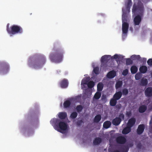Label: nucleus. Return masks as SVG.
Masks as SVG:
<instances>
[{"instance_id":"nucleus-37","label":"nucleus","mask_w":152,"mask_h":152,"mask_svg":"<svg viewBox=\"0 0 152 152\" xmlns=\"http://www.w3.org/2000/svg\"><path fill=\"white\" fill-rule=\"evenodd\" d=\"M129 93L128 90L126 88H124L122 90V94L124 95H126Z\"/></svg>"},{"instance_id":"nucleus-12","label":"nucleus","mask_w":152,"mask_h":152,"mask_svg":"<svg viewBox=\"0 0 152 152\" xmlns=\"http://www.w3.org/2000/svg\"><path fill=\"white\" fill-rule=\"evenodd\" d=\"M145 96L148 97L152 96V87H148L145 91Z\"/></svg>"},{"instance_id":"nucleus-38","label":"nucleus","mask_w":152,"mask_h":152,"mask_svg":"<svg viewBox=\"0 0 152 152\" xmlns=\"http://www.w3.org/2000/svg\"><path fill=\"white\" fill-rule=\"evenodd\" d=\"M126 64L127 65H129L133 63V61L130 58H127L126 61Z\"/></svg>"},{"instance_id":"nucleus-8","label":"nucleus","mask_w":152,"mask_h":152,"mask_svg":"<svg viewBox=\"0 0 152 152\" xmlns=\"http://www.w3.org/2000/svg\"><path fill=\"white\" fill-rule=\"evenodd\" d=\"M111 56L109 55H105L102 56L101 58V62L102 63L101 67L104 69H106L107 67V63L110 59Z\"/></svg>"},{"instance_id":"nucleus-13","label":"nucleus","mask_w":152,"mask_h":152,"mask_svg":"<svg viewBox=\"0 0 152 152\" xmlns=\"http://www.w3.org/2000/svg\"><path fill=\"white\" fill-rule=\"evenodd\" d=\"M68 83L67 79H64L60 82L61 87L62 88H66L68 86Z\"/></svg>"},{"instance_id":"nucleus-16","label":"nucleus","mask_w":152,"mask_h":152,"mask_svg":"<svg viewBox=\"0 0 152 152\" xmlns=\"http://www.w3.org/2000/svg\"><path fill=\"white\" fill-rule=\"evenodd\" d=\"M121 121V118L117 117L113 120L112 124L115 126H118L120 124Z\"/></svg>"},{"instance_id":"nucleus-6","label":"nucleus","mask_w":152,"mask_h":152,"mask_svg":"<svg viewBox=\"0 0 152 152\" xmlns=\"http://www.w3.org/2000/svg\"><path fill=\"white\" fill-rule=\"evenodd\" d=\"M124 14L122 16V31L123 34L126 35L127 34L129 27V24L127 23L129 20V16H127V14L124 11Z\"/></svg>"},{"instance_id":"nucleus-28","label":"nucleus","mask_w":152,"mask_h":152,"mask_svg":"<svg viewBox=\"0 0 152 152\" xmlns=\"http://www.w3.org/2000/svg\"><path fill=\"white\" fill-rule=\"evenodd\" d=\"M117 100L113 97L110 101V105L112 106H114L116 105L117 102Z\"/></svg>"},{"instance_id":"nucleus-30","label":"nucleus","mask_w":152,"mask_h":152,"mask_svg":"<svg viewBox=\"0 0 152 152\" xmlns=\"http://www.w3.org/2000/svg\"><path fill=\"white\" fill-rule=\"evenodd\" d=\"M103 88V84L102 83H99L97 85V91L100 92L102 91Z\"/></svg>"},{"instance_id":"nucleus-15","label":"nucleus","mask_w":152,"mask_h":152,"mask_svg":"<svg viewBox=\"0 0 152 152\" xmlns=\"http://www.w3.org/2000/svg\"><path fill=\"white\" fill-rule=\"evenodd\" d=\"M135 118H132L129 120L127 125L132 127L135 124Z\"/></svg>"},{"instance_id":"nucleus-4","label":"nucleus","mask_w":152,"mask_h":152,"mask_svg":"<svg viewBox=\"0 0 152 152\" xmlns=\"http://www.w3.org/2000/svg\"><path fill=\"white\" fill-rule=\"evenodd\" d=\"M7 32L11 36L18 34H22L23 32L22 28L16 25H13L9 28L8 25H7Z\"/></svg>"},{"instance_id":"nucleus-34","label":"nucleus","mask_w":152,"mask_h":152,"mask_svg":"<svg viewBox=\"0 0 152 152\" xmlns=\"http://www.w3.org/2000/svg\"><path fill=\"white\" fill-rule=\"evenodd\" d=\"M90 80V78L87 77L83 79L81 81V85L82 84H87L88 81Z\"/></svg>"},{"instance_id":"nucleus-22","label":"nucleus","mask_w":152,"mask_h":152,"mask_svg":"<svg viewBox=\"0 0 152 152\" xmlns=\"http://www.w3.org/2000/svg\"><path fill=\"white\" fill-rule=\"evenodd\" d=\"M148 70L147 67L145 66H142L139 68L140 71L142 73H145Z\"/></svg>"},{"instance_id":"nucleus-27","label":"nucleus","mask_w":152,"mask_h":152,"mask_svg":"<svg viewBox=\"0 0 152 152\" xmlns=\"http://www.w3.org/2000/svg\"><path fill=\"white\" fill-rule=\"evenodd\" d=\"M148 83V80L146 78H142L141 80L140 84L142 86H145L147 85Z\"/></svg>"},{"instance_id":"nucleus-24","label":"nucleus","mask_w":152,"mask_h":152,"mask_svg":"<svg viewBox=\"0 0 152 152\" xmlns=\"http://www.w3.org/2000/svg\"><path fill=\"white\" fill-rule=\"evenodd\" d=\"M147 108V106L145 105L141 106L139 108V112L140 113H143L146 111Z\"/></svg>"},{"instance_id":"nucleus-25","label":"nucleus","mask_w":152,"mask_h":152,"mask_svg":"<svg viewBox=\"0 0 152 152\" xmlns=\"http://www.w3.org/2000/svg\"><path fill=\"white\" fill-rule=\"evenodd\" d=\"M111 124V122L110 121H105L103 124V127L105 129H108L109 128Z\"/></svg>"},{"instance_id":"nucleus-2","label":"nucleus","mask_w":152,"mask_h":152,"mask_svg":"<svg viewBox=\"0 0 152 152\" xmlns=\"http://www.w3.org/2000/svg\"><path fill=\"white\" fill-rule=\"evenodd\" d=\"M144 11V7L143 4L140 1H139L136 6L134 3L132 9L133 13L137 12L138 14L134 19V24L135 26L138 25L141 21V17L143 15Z\"/></svg>"},{"instance_id":"nucleus-41","label":"nucleus","mask_w":152,"mask_h":152,"mask_svg":"<svg viewBox=\"0 0 152 152\" xmlns=\"http://www.w3.org/2000/svg\"><path fill=\"white\" fill-rule=\"evenodd\" d=\"M128 70L127 69H126L123 70L122 74L123 75L125 76L128 74Z\"/></svg>"},{"instance_id":"nucleus-50","label":"nucleus","mask_w":152,"mask_h":152,"mask_svg":"<svg viewBox=\"0 0 152 152\" xmlns=\"http://www.w3.org/2000/svg\"><path fill=\"white\" fill-rule=\"evenodd\" d=\"M112 58H113V59H116L117 58H118L119 57L117 54H116L112 57Z\"/></svg>"},{"instance_id":"nucleus-42","label":"nucleus","mask_w":152,"mask_h":152,"mask_svg":"<svg viewBox=\"0 0 152 152\" xmlns=\"http://www.w3.org/2000/svg\"><path fill=\"white\" fill-rule=\"evenodd\" d=\"M147 63L149 66H152V58L149 59L147 61Z\"/></svg>"},{"instance_id":"nucleus-31","label":"nucleus","mask_w":152,"mask_h":152,"mask_svg":"<svg viewBox=\"0 0 152 152\" xmlns=\"http://www.w3.org/2000/svg\"><path fill=\"white\" fill-rule=\"evenodd\" d=\"M123 84V82L121 81H118L116 83L115 87L116 89H117L121 87Z\"/></svg>"},{"instance_id":"nucleus-45","label":"nucleus","mask_w":152,"mask_h":152,"mask_svg":"<svg viewBox=\"0 0 152 152\" xmlns=\"http://www.w3.org/2000/svg\"><path fill=\"white\" fill-rule=\"evenodd\" d=\"M83 122L82 120L78 121L76 123V124L79 126H80L82 123Z\"/></svg>"},{"instance_id":"nucleus-47","label":"nucleus","mask_w":152,"mask_h":152,"mask_svg":"<svg viewBox=\"0 0 152 152\" xmlns=\"http://www.w3.org/2000/svg\"><path fill=\"white\" fill-rule=\"evenodd\" d=\"M115 107L118 110H119L121 107V104H117L116 106Z\"/></svg>"},{"instance_id":"nucleus-40","label":"nucleus","mask_w":152,"mask_h":152,"mask_svg":"<svg viewBox=\"0 0 152 152\" xmlns=\"http://www.w3.org/2000/svg\"><path fill=\"white\" fill-rule=\"evenodd\" d=\"M135 79L136 80H139L141 77V75L140 73L136 74L135 76Z\"/></svg>"},{"instance_id":"nucleus-19","label":"nucleus","mask_w":152,"mask_h":152,"mask_svg":"<svg viewBox=\"0 0 152 152\" xmlns=\"http://www.w3.org/2000/svg\"><path fill=\"white\" fill-rule=\"evenodd\" d=\"M122 96V92L119 91L116 92L113 95V98L117 100H119L121 98Z\"/></svg>"},{"instance_id":"nucleus-23","label":"nucleus","mask_w":152,"mask_h":152,"mask_svg":"<svg viewBox=\"0 0 152 152\" xmlns=\"http://www.w3.org/2000/svg\"><path fill=\"white\" fill-rule=\"evenodd\" d=\"M71 102L69 100H66L65 101L64 103V108H69L71 104Z\"/></svg>"},{"instance_id":"nucleus-7","label":"nucleus","mask_w":152,"mask_h":152,"mask_svg":"<svg viewBox=\"0 0 152 152\" xmlns=\"http://www.w3.org/2000/svg\"><path fill=\"white\" fill-rule=\"evenodd\" d=\"M10 66L8 63L5 61L0 62V74H7L10 70Z\"/></svg>"},{"instance_id":"nucleus-49","label":"nucleus","mask_w":152,"mask_h":152,"mask_svg":"<svg viewBox=\"0 0 152 152\" xmlns=\"http://www.w3.org/2000/svg\"><path fill=\"white\" fill-rule=\"evenodd\" d=\"M131 111L126 112V115L128 117H130L131 115Z\"/></svg>"},{"instance_id":"nucleus-35","label":"nucleus","mask_w":152,"mask_h":152,"mask_svg":"<svg viewBox=\"0 0 152 152\" xmlns=\"http://www.w3.org/2000/svg\"><path fill=\"white\" fill-rule=\"evenodd\" d=\"M76 109L77 111L79 113L82 111L83 109V107L81 105H79L76 106Z\"/></svg>"},{"instance_id":"nucleus-21","label":"nucleus","mask_w":152,"mask_h":152,"mask_svg":"<svg viewBox=\"0 0 152 152\" xmlns=\"http://www.w3.org/2000/svg\"><path fill=\"white\" fill-rule=\"evenodd\" d=\"M58 117L61 119H64L67 116V113L65 112H61L59 113L58 115Z\"/></svg>"},{"instance_id":"nucleus-32","label":"nucleus","mask_w":152,"mask_h":152,"mask_svg":"<svg viewBox=\"0 0 152 152\" xmlns=\"http://www.w3.org/2000/svg\"><path fill=\"white\" fill-rule=\"evenodd\" d=\"M101 95V93L98 91L95 94L94 98L96 99H98L100 98Z\"/></svg>"},{"instance_id":"nucleus-46","label":"nucleus","mask_w":152,"mask_h":152,"mask_svg":"<svg viewBox=\"0 0 152 152\" xmlns=\"http://www.w3.org/2000/svg\"><path fill=\"white\" fill-rule=\"evenodd\" d=\"M140 56L139 55L136 56V55H132L131 56V58L134 59H138L139 58H140Z\"/></svg>"},{"instance_id":"nucleus-3","label":"nucleus","mask_w":152,"mask_h":152,"mask_svg":"<svg viewBox=\"0 0 152 152\" xmlns=\"http://www.w3.org/2000/svg\"><path fill=\"white\" fill-rule=\"evenodd\" d=\"M46 58L43 55H40L32 59H29L28 65L29 66L35 69L41 68L46 62Z\"/></svg>"},{"instance_id":"nucleus-1","label":"nucleus","mask_w":152,"mask_h":152,"mask_svg":"<svg viewBox=\"0 0 152 152\" xmlns=\"http://www.w3.org/2000/svg\"><path fill=\"white\" fill-rule=\"evenodd\" d=\"M53 50L49 56L50 59L53 62H60L62 60L64 52L58 42L54 44Z\"/></svg>"},{"instance_id":"nucleus-5","label":"nucleus","mask_w":152,"mask_h":152,"mask_svg":"<svg viewBox=\"0 0 152 152\" xmlns=\"http://www.w3.org/2000/svg\"><path fill=\"white\" fill-rule=\"evenodd\" d=\"M54 123L56 124V126L57 128H59L60 129L56 128L55 129L57 130L58 132L61 133H62L61 131H66L67 129L68 124L65 122L61 121L60 120L56 118L53 120Z\"/></svg>"},{"instance_id":"nucleus-44","label":"nucleus","mask_w":152,"mask_h":152,"mask_svg":"<svg viewBox=\"0 0 152 152\" xmlns=\"http://www.w3.org/2000/svg\"><path fill=\"white\" fill-rule=\"evenodd\" d=\"M142 146V145L141 143L140 142H139L137 144V147L139 149H140L141 148Z\"/></svg>"},{"instance_id":"nucleus-48","label":"nucleus","mask_w":152,"mask_h":152,"mask_svg":"<svg viewBox=\"0 0 152 152\" xmlns=\"http://www.w3.org/2000/svg\"><path fill=\"white\" fill-rule=\"evenodd\" d=\"M119 118H121L123 119H124V115L123 113H120L119 115Z\"/></svg>"},{"instance_id":"nucleus-36","label":"nucleus","mask_w":152,"mask_h":152,"mask_svg":"<svg viewBox=\"0 0 152 152\" xmlns=\"http://www.w3.org/2000/svg\"><path fill=\"white\" fill-rule=\"evenodd\" d=\"M87 85L88 88H91L94 86L95 83L93 81H91L88 82Z\"/></svg>"},{"instance_id":"nucleus-18","label":"nucleus","mask_w":152,"mask_h":152,"mask_svg":"<svg viewBox=\"0 0 152 152\" xmlns=\"http://www.w3.org/2000/svg\"><path fill=\"white\" fill-rule=\"evenodd\" d=\"M131 128L127 125V126L124 128L122 131V133L124 134H126L129 133L131 131Z\"/></svg>"},{"instance_id":"nucleus-51","label":"nucleus","mask_w":152,"mask_h":152,"mask_svg":"<svg viewBox=\"0 0 152 152\" xmlns=\"http://www.w3.org/2000/svg\"><path fill=\"white\" fill-rule=\"evenodd\" d=\"M106 98V97L105 96H103V95L102 96V99H104Z\"/></svg>"},{"instance_id":"nucleus-52","label":"nucleus","mask_w":152,"mask_h":152,"mask_svg":"<svg viewBox=\"0 0 152 152\" xmlns=\"http://www.w3.org/2000/svg\"><path fill=\"white\" fill-rule=\"evenodd\" d=\"M52 120H51V121H50V123H51V124H52Z\"/></svg>"},{"instance_id":"nucleus-43","label":"nucleus","mask_w":152,"mask_h":152,"mask_svg":"<svg viewBox=\"0 0 152 152\" xmlns=\"http://www.w3.org/2000/svg\"><path fill=\"white\" fill-rule=\"evenodd\" d=\"M126 146V145H125ZM134 145V143L133 142H130L127 145H126V146H127L129 149V148L130 147H132Z\"/></svg>"},{"instance_id":"nucleus-29","label":"nucleus","mask_w":152,"mask_h":152,"mask_svg":"<svg viewBox=\"0 0 152 152\" xmlns=\"http://www.w3.org/2000/svg\"><path fill=\"white\" fill-rule=\"evenodd\" d=\"M130 70L132 74H134L137 72L138 70V68L136 66H133L131 67Z\"/></svg>"},{"instance_id":"nucleus-10","label":"nucleus","mask_w":152,"mask_h":152,"mask_svg":"<svg viewBox=\"0 0 152 152\" xmlns=\"http://www.w3.org/2000/svg\"><path fill=\"white\" fill-rule=\"evenodd\" d=\"M118 148L121 151L120 152L118 150H115L114 151H109V152H128L129 150V149L127 146L126 145H117Z\"/></svg>"},{"instance_id":"nucleus-11","label":"nucleus","mask_w":152,"mask_h":152,"mask_svg":"<svg viewBox=\"0 0 152 152\" xmlns=\"http://www.w3.org/2000/svg\"><path fill=\"white\" fill-rule=\"evenodd\" d=\"M116 142L119 144H124L126 141V138L123 136H119L117 137L116 139Z\"/></svg>"},{"instance_id":"nucleus-33","label":"nucleus","mask_w":152,"mask_h":152,"mask_svg":"<svg viewBox=\"0 0 152 152\" xmlns=\"http://www.w3.org/2000/svg\"><path fill=\"white\" fill-rule=\"evenodd\" d=\"M77 113L76 112H73L71 113L70 118L72 119H74L77 117Z\"/></svg>"},{"instance_id":"nucleus-9","label":"nucleus","mask_w":152,"mask_h":152,"mask_svg":"<svg viewBox=\"0 0 152 152\" xmlns=\"http://www.w3.org/2000/svg\"><path fill=\"white\" fill-rule=\"evenodd\" d=\"M132 5V2L131 0H128L125 4L126 8L122 9L123 14H124V11L125 13L127 14V16H129V13L130 12V7Z\"/></svg>"},{"instance_id":"nucleus-39","label":"nucleus","mask_w":152,"mask_h":152,"mask_svg":"<svg viewBox=\"0 0 152 152\" xmlns=\"http://www.w3.org/2000/svg\"><path fill=\"white\" fill-rule=\"evenodd\" d=\"M99 67H96L94 68L93 71L95 74L98 75L99 74Z\"/></svg>"},{"instance_id":"nucleus-26","label":"nucleus","mask_w":152,"mask_h":152,"mask_svg":"<svg viewBox=\"0 0 152 152\" xmlns=\"http://www.w3.org/2000/svg\"><path fill=\"white\" fill-rule=\"evenodd\" d=\"M101 115H97L95 116L94 119V122L95 123H98L101 120Z\"/></svg>"},{"instance_id":"nucleus-14","label":"nucleus","mask_w":152,"mask_h":152,"mask_svg":"<svg viewBox=\"0 0 152 152\" xmlns=\"http://www.w3.org/2000/svg\"><path fill=\"white\" fill-rule=\"evenodd\" d=\"M145 128V126L143 124L139 125L137 130V134H142L144 131Z\"/></svg>"},{"instance_id":"nucleus-20","label":"nucleus","mask_w":152,"mask_h":152,"mask_svg":"<svg viewBox=\"0 0 152 152\" xmlns=\"http://www.w3.org/2000/svg\"><path fill=\"white\" fill-rule=\"evenodd\" d=\"M102 140L101 138L99 137L95 138L93 141V143L95 145L100 144L102 142Z\"/></svg>"},{"instance_id":"nucleus-17","label":"nucleus","mask_w":152,"mask_h":152,"mask_svg":"<svg viewBox=\"0 0 152 152\" xmlns=\"http://www.w3.org/2000/svg\"><path fill=\"white\" fill-rule=\"evenodd\" d=\"M116 75V73L115 71L112 70L109 72L107 75L108 78H113Z\"/></svg>"}]
</instances>
